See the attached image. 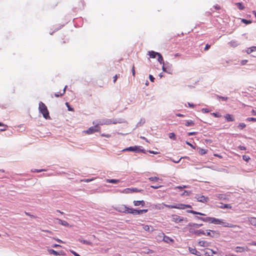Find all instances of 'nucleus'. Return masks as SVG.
Instances as JSON below:
<instances>
[{
  "label": "nucleus",
  "mask_w": 256,
  "mask_h": 256,
  "mask_svg": "<svg viewBox=\"0 0 256 256\" xmlns=\"http://www.w3.org/2000/svg\"><path fill=\"white\" fill-rule=\"evenodd\" d=\"M56 220H58V222L59 224H60L64 226H69V224L68 222H66L65 220H62L60 219L57 218Z\"/></svg>",
  "instance_id": "obj_22"
},
{
  "label": "nucleus",
  "mask_w": 256,
  "mask_h": 256,
  "mask_svg": "<svg viewBox=\"0 0 256 256\" xmlns=\"http://www.w3.org/2000/svg\"><path fill=\"white\" fill-rule=\"evenodd\" d=\"M248 220L252 225L256 226V218H250Z\"/></svg>",
  "instance_id": "obj_23"
},
{
  "label": "nucleus",
  "mask_w": 256,
  "mask_h": 256,
  "mask_svg": "<svg viewBox=\"0 0 256 256\" xmlns=\"http://www.w3.org/2000/svg\"><path fill=\"white\" fill-rule=\"evenodd\" d=\"M164 207V204H158L156 206V208L163 209Z\"/></svg>",
  "instance_id": "obj_41"
},
{
  "label": "nucleus",
  "mask_w": 256,
  "mask_h": 256,
  "mask_svg": "<svg viewBox=\"0 0 256 256\" xmlns=\"http://www.w3.org/2000/svg\"><path fill=\"white\" fill-rule=\"evenodd\" d=\"M203 224H196V223H192V222H190L188 224V226L190 228H198L200 226H202Z\"/></svg>",
  "instance_id": "obj_16"
},
{
  "label": "nucleus",
  "mask_w": 256,
  "mask_h": 256,
  "mask_svg": "<svg viewBox=\"0 0 256 256\" xmlns=\"http://www.w3.org/2000/svg\"><path fill=\"white\" fill-rule=\"evenodd\" d=\"M120 192L124 194H130L132 193L131 188H125L122 190L120 191Z\"/></svg>",
  "instance_id": "obj_32"
},
{
  "label": "nucleus",
  "mask_w": 256,
  "mask_h": 256,
  "mask_svg": "<svg viewBox=\"0 0 256 256\" xmlns=\"http://www.w3.org/2000/svg\"><path fill=\"white\" fill-rule=\"evenodd\" d=\"M210 48V45H209L208 44H206L204 48V50H207Z\"/></svg>",
  "instance_id": "obj_63"
},
{
  "label": "nucleus",
  "mask_w": 256,
  "mask_h": 256,
  "mask_svg": "<svg viewBox=\"0 0 256 256\" xmlns=\"http://www.w3.org/2000/svg\"><path fill=\"white\" fill-rule=\"evenodd\" d=\"M256 46H252L250 48H248L246 50V53L248 54H250L254 52H256Z\"/></svg>",
  "instance_id": "obj_21"
},
{
  "label": "nucleus",
  "mask_w": 256,
  "mask_h": 256,
  "mask_svg": "<svg viewBox=\"0 0 256 256\" xmlns=\"http://www.w3.org/2000/svg\"><path fill=\"white\" fill-rule=\"evenodd\" d=\"M216 98H217L221 99L222 100H224V101H226L228 100V97H224V96H216Z\"/></svg>",
  "instance_id": "obj_37"
},
{
  "label": "nucleus",
  "mask_w": 256,
  "mask_h": 256,
  "mask_svg": "<svg viewBox=\"0 0 256 256\" xmlns=\"http://www.w3.org/2000/svg\"><path fill=\"white\" fill-rule=\"evenodd\" d=\"M195 198L196 199V200L198 202H204V203L207 202L209 200V199L208 197H206L202 195H198V194H196L195 196Z\"/></svg>",
  "instance_id": "obj_6"
},
{
  "label": "nucleus",
  "mask_w": 256,
  "mask_h": 256,
  "mask_svg": "<svg viewBox=\"0 0 256 256\" xmlns=\"http://www.w3.org/2000/svg\"><path fill=\"white\" fill-rule=\"evenodd\" d=\"M210 242L204 240H200L198 242V245L202 247H208L210 246Z\"/></svg>",
  "instance_id": "obj_15"
},
{
  "label": "nucleus",
  "mask_w": 256,
  "mask_h": 256,
  "mask_svg": "<svg viewBox=\"0 0 256 256\" xmlns=\"http://www.w3.org/2000/svg\"><path fill=\"white\" fill-rule=\"evenodd\" d=\"M174 208L184 210V204H174Z\"/></svg>",
  "instance_id": "obj_25"
},
{
  "label": "nucleus",
  "mask_w": 256,
  "mask_h": 256,
  "mask_svg": "<svg viewBox=\"0 0 256 256\" xmlns=\"http://www.w3.org/2000/svg\"><path fill=\"white\" fill-rule=\"evenodd\" d=\"M210 110L208 109V108H202V112H203V113H207V112H209Z\"/></svg>",
  "instance_id": "obj_48"
},
{
  "label": "nucleus",
  "mask_w": 256,
  "mask_h": 256,
  "mask_svg": "<svg viewBox=\"0 0 256 256\" xmlns=\"http://www.w3.org/2000/svg\"><path fill=\"white\" fill-rule=\"evenodd\" d=\"M129 210V208L126 207V206L122 205L121 206H120L117 208V210L121 212H128V210Z\"/></svg>",
  "instance_id": "obj_14"
},
{
  "label": "nucleus",
  "mask_w": 256,
  "mask_h": 256,
  "mask_svg": "<svg viewBox=\"0 0 256 256\" xmlns=\"http://www.w3.org/2000/svg\"><path fill=\"white\" fill-rule=\"evenodd\" d=\"M172 220L176 222H182L184 220V218L178 215H172Z\"/></svg>",
  "instance_id": "obj_12"
},
{
  "label": "nucleus",
  "mask_w": 256,
  "mask_h": 256,
  "mask_svg": "<svg viewBox=\"0 0 256 256\" xmlns=\"http://www.w3.org/2000/svg\"><path fill=\"white\" fill-rule=\"evenodd\" d=\"M185 126H193L194 122L192 120H185Z\"/></svg>",
  "instance_id": "obj_26"
},
{
  "label": "nucleus",
  "mask_w": 256,
  "mask_h": 256,
  "mask_svg": "<svg viewBox=\"0 0 256 256\" xmlns=\"http://www.w3.org/2000/svg\"><path fill=\"white\" fill-rule=\"evenodd\" d=\"M145 122L144 119H140V121L137 124L136 126H142Z\"/></svg>",
  "instance_id": "obj_36"
},
{
  "label": "nucleus",
  "mask_w": 256,
  "mask_h": 256,
  "mask_svg": "<svg viewBox=\"0 0 256 256\" xmlns=\"http://www.w3.org/2000/svg\"><path fill=\"white\" fill-rule=\"evenodd\" d=\"M70 252L75 256H80L79 254H78L74 250H70Z\"/></svg>",
  "instance_id": "obj_59"
},
{
  "label": "nucleus",
  "mask_w": 256,
  "mask_h": 256,
  "mask_svg": "<svg viewBox=\"0 0 256 256\" xmlns=\"http://www.w3.org/2000/svg\"><path fill=\"white\" fill-rule=\"evenodd\" d=\"M246 124L244 123H240L238 124V127L240 128L241 129H242L246 127Z\"/></svg>",
  "instance_id": "obj_46"
},
{
  "label": "nucleus",
  "mask_w": 256,
  "mask_h": 256,
  "mask_svg": "<svg viewBox=\"0 0 256 256\" xmlns=\"http://www.w3.org/2000/svg\"><path fill=\"white\" fill-rule=\"evenodd\" d=\"M149 78L152 82H154V78L152 75L150 74L149 76Z\"/></svg>",
  "instance_id": "obj_56"
},
{
  "label": "nucleus",
  "mask_w": 256,
  "mask_h": 256,
  "mask_svg": "<svg viewBox=\"0 0 256 256\" xmlns=\"http://www.w3.org/2000/svg\"><path fill=\"white\" fill-rule=\"evenodd\" d=\"M160 187H162V186H160V185L151 186V188H154V189H158Z\"/></svg>",
  "instance_id": "obj_54"
},
{
  "label": "nucleus",
  "mask_w": 256,
  "mask_h": 256,
  "mask_svg": "<svg viewBox=\"0 0 256 256\" xmlns=\"http://www.w3.org/2000/svg\"><path fill=\"white\" fill-rule=\"evenodd\" d=\"M142 252L144 253V254H152L154 252L149 249V248H144V250L142 251Z\"/></svg>",
  "instance_id": "obj_33"
},
{
  "label": "nucleus",
  "mask_w": 256,
  "mask_h": 256,
  "mask_svg": "<svg viewBox=\"0 0 256 256\" xmlns=\"http://www.w3.org/2000/svg\"><path fill=\"white\" fill-rule=\"evenodd\" d=\"M212 224H221L224 227H228V228H239V226L236 225H234L230 223H228L227 222H224V220L222 219H218L215 218H213Z\"/></svg>",
  "instance_id": "obj_1"
},
{
  "label": "nucleus",
  "mask_w": 256,
  "mask_h": 256,
  "mask_svg": "<svg viewBox=\"0 0 256 256\" xmlns=\"http://www.w3.org/2000/svg\"><path fill=\"white\" fill-rule=\"evenodd\" d=\"M101 136H102L106 137V138H110V136H110V134H101Z\"/></svg>",
  "instance_id": "obj_57"
},
{
  "label": "nucleus",
  "mask_w": 256,
  "mask_h": 256,
  "mask_svg": "<svg viewBox=\"0 0 256 256\" xmlns=\"http://www.w3.org/2000/svg\"><path fill=\"white\" fill-rule=\"evenodd\" d=\"M190 194V192H188V191H187V190H184L182 194V196H188Z\"/></svg>",
  "instance_id": "obj_42"
},
{
  "label": "nucleus",
  "mask_w": 256,
  "mask_h": 256,
  "mask_svg": "<svg viewBox=\"0 0 256 256\" xmlns=\"http://www.w3.org/2000/svg\"><path fill=\"white\" fill-rule=\"evenodd\" d=\"M206 150H204V149H202H202H200V151H199V153H200V154H202H202H206Z\"/></svg>",
  "instance_id": "obj_45"
},
{
  "label": "nucleus",
  "mask_w": 256,
  "mask_h": 256,
  "mask_svg": "<svg viewBox=\"0 0 256 256\" xmlns=\"http://www.w3.org/2000/svg\"><path fill=\"white\" fill-rule=\"evenodd\" d=\"M117 78H118V75H117V74H116V75H115V76H114V78H113V79H114V80H113V81H114V83H115V82H116V81Z\"/></svg>",
  "instance_id": "obj_62"
},
{
  "label": "nucleus",
  "mask_w": 256,
  "mask_h": 256,
  "mask_svg": "<svg viewBox=\"0 0 256 256\" xmlns=\"http://www.w3.org/2000/svg\"><path fill=\"white\" fill-rule=\"evenodd\" d=\"M128 213L132 214L134 215L140 214V210H138L134 209L132 208H129Z\"/></svg>",
  "instance_id": "obj_19"
},
{
  "label": "nucleus",
  "mask_w": 256,
  "mask_h": 256,
  "mask_svg": "<svg viewBox=\"0 0 256 256\" xmlns=\"http://www.w3.org/2000/svg\"><path fill=\"white\" fill-rule=\"evenodd\" d=\"M163 240L164 241L168 243L173 241V240L172 238L166 236H164Z\"/></svg>",
  "instance_id": "obj_30"
},
{
  "label": "nucleus",
  "mask_w": 256,
  "mask_h": 256,
  "mask_svg": "<svg viewBox=\"0 0 256 256\" xmlns=\"http://www.w3.org/2000/svg\"><path fill=\"white\" fill-rule=\"evenodd\" d=\"M187 212H189V213L192 214H198V215H200V216H205V214H202V213H201V212H196V211H194V210H187Z\"/></svg>",
  "instance_id": "obj_28"
},
{
  "label": "nucleus",
  "mask_w": 256,
  "mask_h": 256,
  "mask_svg": "<svg viewBox=\"0 0 256 256\" xmlns=\"http://www.w3.org/2000/svg\"><path fill=\"white\" fill-rule=\"evenodd\" d=\"M164 207L170 208H174V205H168L166 204H164Z\"/></svg>",
  "instance_id": "obj_52"
},
{
  "label": "nucleus",
  "mask_w": 256,
  "mask_h": 256,
  "mask_svg": "<svg viewBox=\"0 0 256 256\" xmlns=\"http://www.w3.org/2000/svg\"><path fill=\"white\" fill-rule=\"evenodd\" d=\"M79 241L84 244H88V245H90L91 244V242L89 241H88V240H79Z\"/></svg>",
  "instance_id": "obj_34"
},
{
  "label": "nucleus",
  "mask_w": 256,
  "mask_h": 256,
  "mask_svg": "<svg viewBox=\"0 0 256 256\" xmlns=\"http://www.w3.org/2000/svg\"><path fill=\"white\" fill-rule=\"evenodd\" d=\"M189 252L194 254L198 256H201L200 252H198L195 248H188Z\"/></svg>",
  "instance_id": "obj_18"
},
{
  "label": "nucleus",
  "mask_w": 256,
  "mask_h": 256,
  "mask_svg": "<svg viewBox=\"0 0 256 256\" xmlns=\"http://www.w3.org/2000/svg\"><path fill=\"white\" fill-rule=\"evenodd\" d=\"M218 207L222 209H231L232 208L230 204H224L222 203H220V205L218 206Z\"/></svg>",
  "instance_id": "obj_17"
},
{
  "label": "nucleus",
  "mask_w": 256,
  "mask_h": 256,
  "mask_svg": "<svg viewBox=\"0 0 256 256\" xmlns=\"http://www.w3.org/2000/svg\"><path fill=\"white\" fill-rule=\"evenodd\" d=\"M169 138L172 140H176V136L174 133L172 132L169 134Z\"/></svg>",
  "instance_id": "obj_40"
},
{
  "label": "nucleus",
  "mask_w": 256,
  "mask_h": 256,
  "mask_svg": "<svg viewBox=\"0 0 256 256\" xmlns=\"http://www.w3.org/2000/svg\"><path fill=\"white\" fill-rule=\"evenodd\" d=\"M188 186L184 185V186H178L176 187L175 188H178V189L182 190V188H188Z\"/></svg>",
  "instance_id": "obj_47"
},
{
  "label": "nucleus",
  "mask_w": 256,
  "mask_h": 256,
  "mask_svg": "<svg viewBox=\"0 0 256 256\" xmlns=\"http://www.w3.org/2000/svg\"><path fill=\"white\" fill-rule=\"evenodd\" d=\"M140 150H140V147L137 146H130V147L127 148H124L122 150V151H124V152L131 151V152H139Z\"/></svg>",
  "instance_id": "obj_8"
},
{
  "label": "nucleus",
  "mask_w": 256,
  "mask_h": 256,
  "mask_svg": "<svg viewBox=\"0 0 256 256\" xmlns=\"http://www.w3.org/2000/svg\"><path fill=\"white\" fill-rule=\"evenodd\" d=\"M204 254L207 256H213L214 254H216L217 252L213 250L207 248L204 250Z\"/></svg>",
  "instance_id": "obj_9"
},
{
  "label": "nucleus",
  "mask_w": 256,
  "mask_h": 256,
  "mask_svg": "<svg viewBox=\"0 0 256 256\" xmlns=\"http://www.w3.org/2000/svg\"><path fill=\"white\" fill-rule=\"evenodd\" d=\"M148 180H150V181H154V182H158L159 180H160V181H162V179H160L159 178L156 177V176L150 177V178H148Z\"/></svg>",
  "instance_id": "obj_29"
},
{
  "label": "nucleus",
  "mask_w": 256,
  "mask_h": 256,
  "mask_svg": "<svg viewBox=\"0 0 256 256\" xmlns=\"http://www.w3.org/2000/svg\"><path fill=\"white\" fill-rule=\"evenodd\" d=\"M133 203L134 206H139L141 205L143 206L145 204V202L144 200H134Z\"/></svg>",
  "instance_id": "obj_20"
},
{
  "label": "nucleus",
  "mask_w": 256,
  "mask_h": 256,
  "mask_svg": "<svg viewBox=\"0 0 256 256\" xmlns=\"http://www.w3.org/2000/svg\"><path fill=\"white\" fill-rule=\"evenodd\" d=\"M148 55L150 56V58H157L158 62L160 64H164V62L163 60V58L160 54L155 52L154 51H150L148 52Z\"/></svg>",
  "instance_id": "obj_3"
},
{
  "label": "nucleus",
  "mask_w": 256,
  "mask_h": 256,
  "mask_svg": "<svg viewBox=\"0 0 256 256\" xmlns=\"http://www.w3.org/2000/svg\"><path fill=\"white\" fill-rule=\"evenodd\" d=\"M216 196L220 200H222L225 198L224 196L222 194H217L216 195Z\"/></svg>",
  "instance_id": "obj_38"
},
{
  "label": "nucleus",
  "mask_w": 256,
  "mask_h": 256,
  "mask_svg": "<svg viewBox=\"0 0 256 256\" xmlns=\"http://www.w3.org/2000/svg\"><path fill=\"white\" fill-rule=\"evenodd\" d=\"M98 125L99 124H98L94 126H91L88 130H85L84 132L86 134H90L94 133V132H99L100 128Z\"/></svg>",
  "instance_id": "obj_4"
},
{
  "label": "nucleus",
  "mask_w": 256,
  "mask_h": 256,
  "mask_svg": "<svg viewBox=\"0 0 256 256\" xmlns=\"http://www.w3.org/2000/svg\"><path fill=\"white\" fill-rule=\"evenodd\" d=\"M211 114L216 118H220L222 116L221 114H220L218 112H212V113H211Z\"/></svg>",
  "instance_id": "obj_39"
},
{
  "label": "nucleus",
  "mask_w": 256,
  "mask_h": 256,
  "mask_svg": "<svg viewBox=\"0 0 256 256\" xmlns=\"http://www.w3.org/2000/svg\"><path fill=\"white\" fill-rule=\"evenodd\" d=\"M131 190H132V193L136 192H139L140 191V190H138L136 188H132Z\"/></svg>",
  "instance_id": "obj_50"
},
{
  "label": "nucleus",
  "mask_w": 256,
  "mask_h": 256,
  "mask_svg": "<svg viewBox=\"0 0 256 256\" xmlns=\"http://www.w3.org/2000/svg\"><path fill=\"white\" fill-rule=\"evenodd\" d=\"M252 115L256 116V108L252 110Z\"/></svg>",
  "instance_id": "obj_64"
},
{
  "label": "nucleus",
  "mask_w": 256,
  "mask_h": 256,
  "mask_svg": "<svg viewBox=\"0 0 256 256\" xmlns=\"http://www.w3.org/2000/svg\"><path fill=\"white\" fill-rule=\"evenodd\" d=\"M242 158L246 162H248V160L250 159V157L248 156L244 155L242 156Z\"/></svg>",
  "instance_id": "obj_43"
},
{
  "label": "nucleus",
  "mask_w": 256,
  "mask_h": 256,
  "mask_svg": "<svg viewBox=\"0 0 256 256\" xmlns=\"http://www.w3.org/2000/svg\"><path fill=\"white\" fill-rule=\"evenodd\" d=\"M144 228L145 230L146 231H150V226H145L144 227Z\"/></svg>",
  "instance_id": "obj_58"
},
{
  "label": "nucleus",
  "mask_w": 256,
  "mask_h": 256,
  "mask_svg": "<svg viewBox=\"0 0 256 256\" xmlns=\"http://www.w3.org/2000/svg\"><path fill=\"white\" fill-rule=\"evenodd\" d=\"M148 212V210L146 209V210H140V214H142L144 213H146Z\"/></svg>",
  "instance_id": "obj_53"
},
{
  "label": "nucleus",
  "mask_w": 256,
  "mask_h": 256,
  "mask_svg": "<svg viewBox=\"0 0 256 256\" xmlns=\"http://www.w3.org/2000/svg\"><path fill=\"white\" fill-rule=\"evenodd\" d=\"M224 118L228 122H233L234 120V118L230 114H226L225 115Z\"/></svg>",
  "instance_id": "obj_24"
},
{
  "label": "nucleus",
  "mask_w": 256,
  "mask_h": 256,
  "mask_svg": "<svg viewBox=\"0 0 256 256\" xmlns=\"http://www.w3.org/2000/svg\"><path fill=\"white\" fill-rule=\"evenodd\" d=\"M121 121H117L115 120L112 122V121L108 119L106 120L104 122H100L98 123V124L102 125V124H116L117 123H121Z\"/></svg>",
  "instance_id": "obj_10"
},
{
  "label": "nucleus",
  "mask_w": 256,
  "mask_h": 256,
  "mask_svg": "<svg viewBox=\"0 0 256 256\" xmlns=\"http://www.w3.org/2000/svg\"><path fill=\"white\" fill-rule=\"evenodd\" d=\"M196 218L197 219L200 220L204 222H209L210 224H212V217H206V218H202V217H199V216H196Z\"/></svg>",
  "instance_id": "obj_11"
},
{
  "label": "nucleus",
  "mask_w": 256,
  "mask_h": 256,
  "mask_svg": "<svg viewBox=\"0 0 256 256\" xmlns=\"http://www.w3.org/2000/svg\"><path fill=\"white\" fill-rule=\"evenodd\" d=\"M38 110L46 119L50 118L46 106L42 102L39 103Z\"/></svg>",
  "instance_id": "obj_2"
},
{
  "label": "nucleus",
  "mask_w": 256,
  "mask_h": 256,
  "mask_svg": "<svg viewBox=\"0 0 256 256\" xmlns=\"http://www.w3.org/2000/svg\"><path fill=\"white\" fill-rule=\"evenodd\" d=\"M248 248L247 246L246 247H241V246H236L234 248V250L236 252H242L245 251H248Z\"/></svg>",
  "instance_id": "obj_13"
},
{
  "label": "nucleus",
  "mask_w": 256,
  "mask_h": 256,
  "mask_svg": "<svg viewBox=\"0 0 256 256\" xmlns=\"http://www.w3.org/2000/svg\"><path fill=\"white\" fill-rule=\"evenodd\" d=\"M182 158H180V159H178V160H174V159H170V160L174 162V163H178L180 162V160Z\"/></svg>",
  "instance_id": "obj_51"
},
{
  "label": "nucleus",
  "mask_w": 256,
  "mask_h": 256,
  "mask_svg": "<svg viewBox=\"0 0 256 256\" xmlns=\"http://www.w3.org/2000/svg\"><path fill=\"white\" fill-rule=\"evenodd\" d=\"M246 120H248V121L256 122V118H248L246 119Z\"/></svg>",
  "instance_id": "obj_49"
},
{
  "label": "nucleus",
  "mask_w": 256,
  "mask_h": 256,
  "mask_svg": "<svg viewBox=\"0 0 256 256\" xmlns=\"http://www.w3.org/2000/svg\"><path fill=\"white\" fill-rule=\"evenodd\" d=\"M48 252H49L50 254H53L56 255V256H57V255L58 254V253L56 251V250H54L52 249L49 250H48Z\"/></svg>",
  "instance_id": "obj_35"
},
{
  "label": "nucleus",
  "mask_w": 256,
  "mask_h": 256,
  "mask_svg": "<svg viewBox=\"0 0 256 256\" xmlns=\"http://www.w3.org/2000/svg\"><path fill=\"white\" fill-rule=\"evenodd\" d=\"M106 180L107 182L112 184H118L120 181L119 180L116 179H106Z\"/></svg>",
  "instance_id": "obj_27"
},
{
  "label": "nucleus",
  "mask_w": 256,
  "mask_h": 256,
  "mask_svg": "<svg viewBox=\"0 0 256 256\" xmlns=\"http://www.w3.org/2000/svg\"><path fill=\"white\" fill-rule=\"evenodd\" d=\"M238 148L240 150H246V148L244 146H240Z\"/></svg>",
  "instance_id": "obj_61"
},
{
  "label": "nucleus",
  "mask_w": 256,
  "mask_h": 256,
  "mask_svg": "<svg viewBox=\"0 0 256 256\" xmlns=\"http://www.w3.org/2000/svg\"><path fill=\"white\" fill-rule=\"evenodd\" d=\"M189 232L190 233H193L197 236H200V234L205 235L206 234L203 230H195L194 228H189Z\"/></svg>",
  "instance_id": "obj_7"
},
{
  "label": "nucleus",
  "mask_w": 256,
  "mask_h": 256,
  "mask_svg": "<svg viewBox=\"0 0 256 256\" xmlns=\"http://www.w3.org/2000/svg\"><path fill=\"white\" fill-rule=\"evenodd\" d=\"M242 22L246 24H250L252 22L250 20H248L245 19H242Z\"/></svg>",
  "instance_id": "obj_44"
},
{
  "label": "nucleus",
  "mask_w": 256,
  "mask_h": 256,
  "mask_svg": "<svg viewBox=\"0 0 256 256\" xmlns=\"http://www.w3.org/2000/svg\"><path fill=\"white\" fill-rule=\"evenodd\" d=\"M44 170H38V169L32 170V172H41Z\"/></svg>",
  "instance_id": "obj_55"
},
{
  "label": "nucleus",
  "mask_w": 256,
  "mask_h": 256,
  "mask_svg": "<svg viewBox=\"0 0 256 256\" xmlns=\"http://www.w3.org/2000/svg\"><path fill=\"white\" fill-rule=\"evenodd\" d=\"M66 104L68 106V110L69 111H72L73 110V108H70V106H69L68 104V102H66Z\"/></svg>",
  "instance_id": "obj_60"
},
{
  "label": "nucleus",
  "mask_w": 256,
  "mask_h": 256,
  "mask_svg": "<svg viewBox=\"0 0 256 256\" xmlns=\"http://www.w3.org/2000/svg\"><path fill=\"white\" fill-rule=\"evenodd\" d=\"M162 69L164 72L168 74H172L173 73L174 70L172 65H162Z\"/></svg>",
  "instance_id": "obj_5"
},
{
  "label": "nucleus",
  "mask_w": 256,
  "mask_h": 256,
  "mask_svg": "<svg viewBox=\"0 0 256 256\" xmlns=\"http://www.w3.org/2000/svg\"><path fill=\"white\" fill-rule=\"evenodd\" d=\"M235 4L237 6L238 8L240 10H243L244 8V6L242 2H237Z\"/></svg>",
  "instance_id": "obj_31"
}]
</instances>
